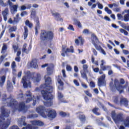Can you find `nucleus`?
<instances>
[{
    "label": "nucleus",
    "mask_w": 129,
    "mask_h": 129,
    "mask_svg": "<svg viewBox=\"0 0 129 129\" xmlns=\"http://www.w3.org/2000/svg\"><path fill=\"white\" fill-rule=\"evenodd\" d=\"M44 79L45 80V84L41 85V87L45 88V90H41V92L44 99L48 101L44 103V105L49 107L53 105V101L52 100H53V97L51 94L53 92V87L51 86L52 80L48 75H46L44 77Z\"/></svg>",
    "instance_id": "obj_1"
},
{
    "label": "nucleus",
    "mask_w": 129,
    "mask_h": 129,
    "mask_svg": "<svg viewBox=\"0 0 129 129\" xmlns=\"http://www.w3.org/2000/svg\"><path fill=\"white\" fill-rule=\"evenodd\" d=\"M2 103L5 104V106H9L11 107L13 109V112H15L16 110L19 111H24L26 112L27 111V106L25 104V102H20L19 105L18 104V101L16 99H13L12 96H10L9 98H7V95L4 94L2 98Z\"/></svg>",
    "instance_id": "obj_2"
},
{
    "label": "nucleus",
    "mask_w": 129,
    "mask_h": 129,
    "mask_svg": "<svg viewBox=\"0 0 129 129\" xmlns=\"http://www.w3.org/2000/svg\"><path fill=\"white\" fill-rule=\"evenodd\" d=\"M1 114H0V129H7L9 127L11 123V118H7V121H5L6 118L10 116L11 111L6 108L4 106L1 108Z\"/></svg>",
    "instance_id": "obj_3"
},
{
    "label": "nucleus",
    "mask_w": 129,
    "mask_h": 129,
    "mask_svg": "<svg viewBox=\"0 0 129 129\" xmlns=\"http://www.w3.org/2000/svg\"><path fill=\"white\" fill-rule=\"evenodd\" d=\"M36 111L44 118H47L48 117L50 118H55L57 116V113H56L55 110L46 109L43 106H40L36 108Z\"/></svg>",
    "instance_id": "obj_4"
},
{
    "label": "nucleus",
    "mask_w": 129,
    "mask_h": 129,
    "mask_svg": "<svg viewBox=\"0 0 129 129\" xmlns=\"http://www.w3.org/2000/svg\"><path fill=\"white\" fill-rule=\"evenodd\" d=\"M30 80H32L34 83L40 82V80H41V75L40 74H35L31 75V77L29 76L23 77L22 79V83H23L24 88H28V87L31 88L32 87Z\"/></svg>",
    "instance_id": "obj_5"
},
{
    "label": "nucleus",
    "mask_w": 129,
    "mask_h": 129,
    "mask_svg": "<svg viewBox=\"0 0 129 129\" xmlns=\"http://www.w3.org/2000/svg\"><path fill=\"white\" fill-rule=\"evenodd\" d=\"M120 82L118 80L115 79L114 81V84L112 82H111L109 84V86L111 90H113L115 88L119 91L120 93H121L123 92V89L124 88H126L127 87V85H125L124 86L121 85V84H124V80L123 79H120Z\"/></svg>",
    "instance_id": "obj_6"
},
{
    "label": "nucleus",
    "mask_w": 129,
    "mask_h": 129,
    "mask_svg": "<svg viewBox=\"0 0 129 129\" xmlns=\"http://www.w3.org/2000/svg\"><path fill=\"white\" fill-rule=\"evenodd\" d=\"M40 38L41 42L52 41L54 39V33L51 31L41 30Z\"/></svg>",
    "instance_id": "obj_7"
},
{
    "label": "nucleus",
    "mask_w": 129,
    "mask_h": 129,
    "mask_svg": "<svg viewBox=\"0 0 129 129\" xmlns=\"http://www.w3.org/2000/svg\"><path fill=\"white\" fill-rule=\"evenodd\" d=\"M25 95V99H26V103H29V102L32 101V100H33V105L35 106V105H36V103L40 101V98H41V96H36V97H35V96L32 95V93H31L30 91H27Z\"/></svg>",
    "instance_id": "obj_8"
},
{
    "label": "nucleus",
    "mask_w": 129,
    "mask_h": 129,
    "mask_svg": "<svg viewBox=\"0 0 129 129\" xmlns=\"http://www.w3.org/2000/svg\"><path fill=\"white\" fill-rule=\"evenodd\" d=\"M112 118L113 119L116 124L119 123L120 121H123L122 115L121 114H117L115 113V111H112L111 112Z\"/></svg>",
    "instance_id": "obj_9"
},
{
    "label": "nucleus",
    "mask_w": 129,
    "mask_h": 129,
    "mask_svg": "<svg viewBox=\"0 0 129 129\" xmlns=\"http://www.w3.org/2000/svg\"><path fill=\"white\" fill-rule=\"evenodd\" d=\"M98 86H105V75H103L98 80Z\"/></svg>",
    "instance_id": "obj_10"
},
{
    "label": "nucleus",
    "mask_w": 129,
    "mask_h": 129,
    "mask_svg": "<svg viewBox=\"0 0 129 129\" xmlns=\"http://www.w3.org/2000/svg\"><path fill=\"white\" fill-rule=\"evenodd\" d=\"M101 63L100 64V67L103 71H105L106 70H110L111 69V66H104L105 64L104 60H102L101 61Z\"/></svg>",
    "instance_id": "obj_11"
},
{
    "label": "nucleus",
    "mask_w": 129,
    "mask_h": 129,
    "mask_svg": "<svg viewBox=\"0 0 129 129\" xmlns=\"http://www.w3.org/2000/svg\"><path fill=\"white\" fill-rule=\"evenodd\" d=\"M26 120V117L22 116L21 118H19L18 120V124L19 126H22V125L26 126L27 125V123L25 121Z\"/></svg>",
    "instance_id": "obj_12"
},
{
    "label": "nucleus",
    "mask_w": 129,
    "mask_h": 129,
    "mask_svg": "<svg viewBox=\"0 0 129 129\" xmlns=\"http://www.w3.org/2000/svg\"><path fill=\"white\" fill-rule=\"evenodd\" d=\"M33 125H38L39 126H42L44 125V122L40 120H34L31 121Z\"/></svg>",
    "instance_id": "obj_13"
},
{
    "label": "nucleus",
    "mask_w": 129,
    "mask_h": 129,
    "mask_svg": "<svg viewBox=\"0 0 129 129\" xmlns=\"http://www.w3.org/2000/svg\"><path fill=\"white\" fill-rule=\"evenodd\" d=\"M57 81L58 84L59 85L58 87V89L59 90H63V87H64V83L61 80V79L60 78V77L58 76V77L57 78Z\"/></svg>",
    "instance_id": "obj_14"
},
{
    "label": "nucleus",
    "mask_w": 129,
    "mask_h": 129,
    "mask_svg": "<svg viewBox=\"0 0 129 129\" xmlns=\"http://www.w3.org/2000/svg\"><path fill=\"white\" fill-rule=\"evenodd\" d=\"M2 15L4 18V20L7 22L8 20V15H9V8H6L5 10L2 12Z\"/></svg>",
    "instance_id": "obj_15"
},
{
    "label": "nucleus",
    "mask_w": 129,
    "mask_h": 129,
    "mask_svg": "<svg viewBox=\"0 0 129 129\" xmlns=\"http://www.w3.org/2000/svg\"><path fill=\"white\" fill-rule=\"evenodd\" d=\"M53 17H54L56 21L63 22V19L61 18V16L58 13H52Z\"/></svg>",
    "instance_id": "obj_16"
},
{
    "label": "nucleus",
    "mask_w": 129,
    "mask_h": 129,
    "mask_svg": "<svg viewBox=\"0 0 129 129\" xmlns=\"http://www.w3.org/2000/svg\"><path fill=\"white\" fill-rule=\"evenodd\" d=\"M57 97L59 101H60V102H63V103H67V101L66 100L62 99L64 96H63V94L61 92H58Z\"/></svg>",
    "instance_id": "obj_17"
},
{
    "label": "nucleus",
    "mask_w": 129,
    "mask_h": 129,
    "mask_svg": "<svg viewBox=\"0 0 129 129\" xmlns=\"http://www.w3.org/2000/svg\"><path fill=\"white\" fill-rule=\"evenodd\" d=\"M120 104H122L124 106H127L128 105V101L124 98H121L120 100Z\"/></svg>",
    "instance_id": "obj_18"
},
{
    "label": "nucleus",
    "mask_w": 129,
    "mask_h": 129,
    "mask_svg": "<svg viewBox=\"0 0 129 129\" xmlns=\"http://www.w3.org/2000/svg\"><path fill=\"white\" fill-rule=\"evenodd\" d=\"M92 44H98L99 43V40H98V38H97V37L94 34H92Z\"/></svg>",
    "instance_id": "obj_19"
},
{
    "label": "nucleus",
    "mask_w": 129,
    "mask_h": 129,
    "mask_svg": "<svg viewBox=\"0 0 129 129\" xmlns=\"http://www.w3.org/2000/svg\"><path fill=\"white\" fill-rule=\"evenodd\" d=\"M14 87L10 81H7V89L9 92L13 91Z\"/></svg>",
    "instance_id": "obj_20"
},
{
    "label": "nucleus",
    "mask_w": 129,
    "mask_h": 129,
    "mask_svg": "<svg viewBox=\"0 0 129 129\" xmlns=\"http://www.w3.org/2000/svg\"><path fill=\"white\" fill-rule=\"evenodd\" d=\"M30 65L33 68H38V64L37 63V59H32Z\"/></svg>",
    "instance_id": "obj_21"
},
{
    "label": "nucleus",
    "mask_w": 129,
    "mask_h": 129,
    "mask_svg": "<svg viewBox=\"0 0 129 129\" xmlns=\"http://www.w3.org/2000/svg\"><path fill=\"white\" fill-rule=\"evenodd\" d=\"M11 12L14 14L15 12H18V5H13L10 7Z\"/></svg>",
    "instance_id": "obj_22"
},
{
    "label": "nucleus",
    "mask_w": 129,
    "mask_h": 129,
    "mask_svg": "<svg viewBox=\"0 0 129 129\" xmlns=\"http://www.w3.org/2000/svg\"><path fill=\"white\" fill-rule=\"evenodd\" d=\"M5 82H6V76H3L2 77H0V86H1V87L4 86Z\"/></svg>",
    "instance_id": "obj_23"
},
{
    "label": "nucleus",
    "mask_w": 129,
    "mask_h": 129,
    "mask_svg": "<svg viewBox=\"0 0 129 129\" xmlns=\"http://www.w3.org/2000/svg\"><path fill=\"white\" fill-rule=\"evenodd\" d=\"M38 29H40V22L37 19L36 21V26L35 27V35L36 36L38 35Z\"/></svg>",
    "instance_id": "obj_24"
},
{
    "label": "nucleus",
    "mask_w": 129,
    "mask_h": 129,
    "mask_svg": "<svg viewBox=\"0 0 129 129\" xmlns=\"http://www.w3.org/2000/svg\"><path fill=\"white\" fill-rule=\"evenodd\" d=\"M7 50H8V46H7V44L4 43L2 47L1 53L2 54H5L7 52Z\"/></svg>",
    "instance_id": "obj_25"
},
{
    "label": "nucleus",
    "mask_w": 129,
    "mask_h": 129,
    "mask_svg": "<svg viewBox=\"0 0 129 129\" xmlns=\"http://www.w3.org/2000/svg\"><path fill=\"white\" fill-rule=\"evenodd\" d=\"M67 53H74V48L73 46H71L70 48H67L66 51H65V54Z\"/></svg>",
    "instance_id": "obj_26"
},
{
    "label": "nucleus",
    "mask_w": 129,
    "mask_h": 129,
    "mask_svg": "<svg viewBox=\"0 0 129 129\" xmlns=\"http://www.w3.org/2000/svg\"><path fill=\"white\" fill-rule=\"evenodd\" d=\"M22 52L23 53H26V54H29V50L27 49V44L26 43L23 46Z\"/></svg>",
    "instance_id": "obj_27"
},
{
    "label": "nucleus",
    "mask_w": 129,
    "mask_h": 129,
    "mask_svg": "<svg viewBox=\"0 0 129 129\" xmlns=\"http://www.w3.org/2000/svg\"><path fill=\"white\" fill-rule=\"evenodd\" d=\"M28 32L29 30H28V28L27 27H24V39L26 40L27 38H28Z\"/></svg>",
    "instance_id": "obj_28"
},
{
    "label": "nucleus",
    "mask_w": 129,
    "mask_h": 129,
    "mask_svg": "<svg viewBox=\"0 0 129 129\" xmlns=\"http://www.w3.org/2000/svg\"><path fill=\"white\" fill-rule=\"evenodd\" d=\"M20 20H21V18H20V15L17 14L16 15V17H14V19L13 21L14 23H19L20 22Z\"/></svg>",
    "instance_id": "obj_29"
},
{
    "label": "nucleus",
    "mask_w": 129,
    "mask_h": 129,
    "mask_svg": "<svg viewBox=\"0 0 129 129\" xmlns=\"http://www.w3.org/2000/svg\"><path fill=\"white\" fill-rule=\"evenodd\" d=\"M13 48L14 51V53H17L18 51L20 50V49L19 48V45H18V44H13Z\"/></svg>",
    "instance_id": "obj_30"
},
{
    "label": "nucleus",
    "mask_w": 129,
    "mask_h": 129,
    "mask_svg": "<svg viewBox=\"0 0 129 129\" xmlns=\"http://www.w3.org/2000/svg\"><path fill=\"white\" fill-rule=\"evenodd\" d=\"M22 129H38V127L33 126L31 124H28L26 127H23Z\"/></svg>",
    "instance_id": "obj_31"
},
{
    "label": "nucleus",
    "mask_w": 129,
    "mask_h": 129,
    "mask_svg": "<svg viewBox=\"0 0 129 129\" xmlns=\"http://www.w3.org/2000/svg\"><path fill=\"white\" fill-rule=\"evenodd\" d=\"M86 72H83V71H81V77L83 78V79H86V80H87V76L86 75Z\"/></svg>",
    "instance_id": "obj_32"
},
{
    "label": "nucleus",
    "mask_w": 129,
    "mask_h": 129,
    "mask_svg": "<svg viewBox=\"0 0 129 129\" xmlns=\"http://www.w3.org/2000/svg\"><path fill=\"white\" fill-rule=\"evenodd\" d=\"M47 75H52L53 74V69L52 68L48 67L47 68Z\"/></svg>",
    "instance_id": "obj_33"
},
{
    "label": "nucleus",
    "mask_w": 129,
    "mask_h": 129,
    "mask_svg": "<svg viewBox=\"0 0 129 129\" xmlns=\"http://www.w3.org/2000/svg\"><path fill=\"white\" fill-rule=\"evenodd\" d=\"M36 117H38L37 114H31L27 116V118H36Z\"/></svg>",
    "instance_id": "obj_34"
},
{
    "label": "nucleus",
    "mask_w": 129,
    "mask_h": 129,
    "mask_svg": "<svg viewBox=\"0 0 129 129\" xmlns=\"http://www.w3.org/2000/svg\"><path fill=\"white\" fill-rule=\"evenodd\" d=\"M88 6H89V7H91V9L92 10H93V9H95V8H96V4H93L92 5V3L89 2L88 3Z\"/></svg>",
    "instance_id": "obj_35"
},
{
    "label": "nucleus",
    "mask_w": 129,
    "mask_h": 129,
    "mask_svg": "<svg viewBox=\"0 0 129 129\" xmlns=\"http://www.w3.org/2000/svg\"><path fill=\"white\" fill-rule=\"evenodd\" d=\"M26 26H28L29 28H32L33 27V24L31 23L28 20H27L25 22Z\"/></svg>",
    "instance_id": "obj_36"
},
{
    "label": "nucleus",
    "mask_w": 129,
    "mask_h": 129,
    "mask_svg": "<svg viewBox=\"0 0 129 129\" xmlns=\"http://www.w3.org/2000/svg\"><path fill=\"white\" fill-rule=\"evenodd\" d=\"M104 11L108 15H111V14H112V11H111V10H110L109 9H108V7H105L104 9Z\"/></svg>",
    "instance_id": "obj_37"
},
{
    "label": "nucleus",
    "mask_w": 129,
    "mask_h": 129,
    "mask_svg": "<svg viewBox=\"0 0 129 129\" xmlns=\"http://www.w3.org/2000/svg\"><path fill=\"white\" fill-rule=\"evenodd\" d=\"M93 45H94L95 48L97 50V51H100V50L102 48L101 46L98 45L97 43H94Z\"/></svg>",
    "instance_id": "obj_38"
},
{
    "label": "nucleus",
    "mask_w": 129,
    "mask_h": 129,
    "mask_svg": "<svg viewBox=\"0 0 129 129\" xmlns=\"http://www.w3.org/2000/svg\"><path fill=\"white\" fill-rule=\"evenodd\" d=\"M113 101L114 103L117 104L119 103V97H113Z\"/></svg>",
    "instance_id": "obj_39"
},
{
    "label": "nucleus",
    "mask_w": 129,
    "mask_h": 129,
    "mask_svg": "<svg viewBox=\"0 0 129 129\" xmlns=\"http://www.w3.org/2000/svg\"><path fill=\"white\" fill-rule=\"evenodd\" d=\"M16 30H17V27L16 26L12 27L9 30V33H13V32H16Z\"/></svg>",
    "instance_id": "obj_40"
},
{
    "label": "nucleus",
    "mask_w": 129,
    "mask_h": 129,
    "mask_svg": "<svg viewBox=\"0 0 129 129\" xmlns=\"http://www.w3.org/2000/svg\"><path fill=\"white\" fill-rule=\"evenodd\" d=\"M83 72H87L88 71V66L87 64H83Z\"/></svg>",
    "instance_id": "obj_41"
},
{
    "label": "nucleus",
    "mask_w": 129,
    "mask_h": 129,
    "mask_svg": "<svg viewBox=\"0 0 129 129\" xmlns=\"http://www.w3.org/2000/svg\"><path fill=\"white\" fill-rule=\"evenodd\" d=\"M98 110V108H95L93 109V112L94 113H95V114H96V115H100V113H99V112H97Z\"/></svg>",
    "instance_id": "obj_42"
},
{
    "label": "nucleus",
    "mask_w": 129,
    "mask_h": 129,
    "mask_svg": "<svg viewBox=\"0 0 129 129\" xmlns=\"http://www.w3.org/2000/svg\"><path fill=\"white\" fill-rule=\"evenodd\" d=\"M123 20H124V22H128L129 13H127V14H126L124 16V19Z\"/></svg>",
    "instance_id": "obj_43"
},
{
    "label": "nucleus",
    "mask_w": 129,
    "mask_h": 129,
    "mask_svg": "<svg viewBox=\"0 0 129 129\" xmlns=\"http://www.w3.org/2000/svg\"><path fill=\"white\" fill-rule=\"evenodd\" d=\"M79 119L81 120V121H85V115H80Z\"/></svg>",
    "instance_id": "obj_44"
},
{
    "label": "nucleus",
    "mask_w": 129,
    "mask_h": 129,
    "mask_svg": "<svg viewBox=\"0 0 129 129\" xmlns=\"http://www.w3.org/2000/svg\"><path fill=\"white\" fill-rule=\"evenodd\" d=\"M92 68L94 72H95V73H97L99 71V68H94V66H92Z\"/></svg>",
    "instance_id": "obj_45"
},
{
    "label": "nucleus",
    "mask_w": 129,
    "mask_h": 129,
    "mask_svg": "<svg viewBox=\"0 0 129 129\" xmlns=\"http://www.w3.org/2000/svg\"><path fill=\"white\" fill-rule=\"evenodd\" d=\"M97 5H98V9L100 10H102V9H103V5H102V4H100L99 2H97Z\"/></svg>",
    "instance_id": "obj_46"
},
{
    "label": "nucleus",
    "mask_w": 129,
    "mask_h": 129,
    "mask_svg": "<svg viewBox=\"0 0 129 129\" xmlns=\"http://www.w3.org/2000/svg\"><path fill=\"white\" fill-rule=\"evenodd\" d=\"M114 12H116V13H119L120 12V8L119 7H116L113 9Z\"/></svg>",
    "instance_id": "obj_47"
},
{
    "label": "nucleus",
    "mask_w": 129,
    "mask_h": 129,
    "mask_svg": "<svg viewBox=\"0 0 129 129\" xmlns=\"http://www.w3.org/2000/svg\"><path fill=\"white\" fill-rule=\"evenodd\" d=\"M112 66H113V67H115V68H117L118 69V70H119V71H121L120 66H119L117 64H113Z\"/></svg>",
    "instance_id": "obj_48"
},
{
    "label": "nucleus",
    "mask_w": 129,
    "mask_h": 129,
    "mask_svg": "<svg viewBox=\"0 0 129 129\" xmlns=\"http://www.w3.org/2000/svg\"><path fill=\"white\" fill-rule=\"evenodd\" d=\"M41 89H45V90H46V88H42V87H41V86L40 87H37L35 89V91H41Z\"/></svg>",
    "instance_id": "obj_49"
},
{
    "label": "nucleus",
    "mask_w": 129,
    "mask_h": 129,
    "mask_svg": "<svg viewBox=\"0 0 129 129\" xmlns=\"http://www.w3.org/2000/svg\"><path fill=\"white\" fill-rule=\"evenodd\" d=\"M66 69L67 71H72V67L70 65H67L66 66Z\"/></svg>",
    "instance_id": "obj_50"
},
{
    "label": "nucleus",
    "mask_w": 129,
    "mask_h": 129,
    "mask_svg": "<svg viewBox=\"0 0 129 129\" xmlns=\"http://www.w3.org/2000/svg\"><path fill=\"white\" fill-rule=\"evenodd\" d=\"M78 39H79V40H80V42H81V45H83V43H84V39H83L82 38V36H79L78 37Z\"/></svg>",
    "instance_id": "obj_51"
},
{
    "label": "nucleus",
    "mask_w": 129,
    "mask_h": 129,
    "mask_svg": "<svg viewBox=\"0 0 129 129\" xmlns=\"http://www.w3.org/2000/svg\"><path fill=\"white\" fill-rule=\"evenodd\" d=\"M68 30H70L71 31H74V28L73 27V25H69L68 27Z\"/></svg>",
    "instance_id": "obj_52"
},
{
    "label": "nucleus",
    "mask_w": 129,
    "mask_h": 129,
    "mask_svg": "<svg viewBox=\"0 0 129 129\" xmlns=\"http://www.w3.org/2000/svg\"><path fill=\"white\" fill-rule=\"evenodd\" d=\"M27 15H28L27 11H23L21 13V17H25V16H27Z\"/></svg>",
    "instance_id": "obj_53"
},
{
    "label": "nucleus",
    "mask_w": 129,
    "mask_h": 129,
    "mask_svg": "<svg viewBox=\"0 0 129 129\" xmlns=\"http://www.w3.org/2000/svg\"><path fill=\"white\" fill-rule=\"evenodd\" d=\"M73 21H74L75 25H77L78 24V23L80 22V21L79 20H78L75 18L73 19Z\"/></svg>",
    "instance_id": "obj_54"
},
{
    "label": "nucleus",
    "mask_w": 129,
    "mask_h": 129,
    "mask_svg": "<svg viewBox=\"0 0 129 129\" xmlns=\"http://www.w3.org/2000/svg\"><path fill=\"white\" fill-rule=\"evenodd\" d=\"M85 93L86 94V95L89 96V97H91V96H92V95L89 93V91H85Z\"/></svg>",
    "instance_id": "obj_55"
},
{
    "label": "nucleus",
    "mask_w": 129,
    "mask_h": 129,
    "mask_svg": "<svg viewBox=\"0 0 129 129\" xmlns=\"http://www.w3.org/2000/svg\"><path fill=\"white\" fill-rule=\"evenodd\" d=\"M122 53H123V54L124 55H128L129 54V51L127 50H125V49H123L122 50Z\"/></svg>",
    "instance_id": "obj_56"
},
{
    "label": "nucleus",
    "mask_w": 129,
    "mask_h": 129,
    "mask_svg": "<svg viewBox=\"0 0 129 129\" xmlns=\"http://www.w3.org/2000/svg\"><path fill=\"white\" fill-rule=\"evenodd\" d=\"M66 50H67V47H66L65 45L62 46V52H63L65 54V51H66Z\"/></svg>",
    "instance_id": "obj_57"
},
{
    "label": "nucleus",
    "mask_w": 129,
    "mask_h": 129,
    "mask_svg": "<svg viewBox=\"0 0 129 129\" xmlns=\"http://www.w3.org/2000/svg\"><path fill=\"white\" fill-rule=\"evenodd\" d=\"M90 86L92 88H94L95 87V84L93 82H91L90 83Z\"/></svg>",
    "instance_id": "obj_58"
},
{
    "label": "nucleus",
    "mask_w": 129,
    "mask_h": 129,
    "mask_svg": "<svg viewBox=\"0 0 129 129\" xmlns=\"http://www.w3.org/2000/svg\"><path fill=\"white\" fill-rule=\"evenodd\" d=\"M100 51L101 54H103V55H104L105 56V55H106V52H105V51L104 50V49H103V48H102Z\"/></svg>",
    "instance_id": "obj_59"
},
{
    "label": "nucleus",
    "mask_w": 129,
    "mask_h": 129,
    "mask_svg": "<svg viewBox=\"0 0 129 129\" xmlns=\"http://www.w3.org/2000/svg\"><path fill=\"white\" fill-rule=\"evenodd\" d=\"M117 17L118 18V20H121V19H122V18H123L122 15H121V14H117Z\"/></svg>",
    "instance_id": "obj_60"
},
{
    "label": "nucleus",
    "mask_w": 129,
    "mask_h": 129,
    "mask_svg": "<svg viewBox=\"0 0 129 129\" xmlns=\"http://www.w3.org/2000/svg\"><path fill=\"white\" fill-rule=\"evenodd\" d=\"M92 51L94 55H95V56H97V51H96V50H95V49L92 48Z\"/></svg>",
    "instance_id": "obj_61"
},
{
    "label": "nucleus",
    "mask_w": 129,
    "mask_h": 129,
    "mask_svg": "<svg viewBox=\"0 0 129 129\" xmlns=\"http://www.w3.org/2000/svg\"><path fill=\"white\" fill-rule=\"evenodd\" d=\"M59 114L61 116H62V117L66 116L67 115V114L64 112H60L59 113Z\"/></svg>",
    "instance_id": "obj_62"
},
{
    "label": "nucleus",
    "mask_w": 129,
    "mask_h": 129,
    "mask_svg": "<svg viewBox=\"0 0 129 129\" xmlns=\"http://www.w3.org/2000/svg\"><path fill=\"white\" fill-rule=\"evenodd\" d=\"M74 84H75V85L76 86H79V85H80L79 82H78V81H77V80H74Z\"/></svg>",
    "instance_id": "obj_63"
},
{
    "label": "nucleus",
    "mask_w": 129,
    "mask_h": 129,
    "mask_svg": "<svg viewBox=\"0 0 129 129\" xmlns=\"http://www.w3.org/2000/svg\"><path fill=\"white\" fill-rule=\"evenodd\" d=\"M10 129H20L17 125H13L10 128Z\"/></svg>",
    "instance_id": "obj_64"
}]
</instances>
